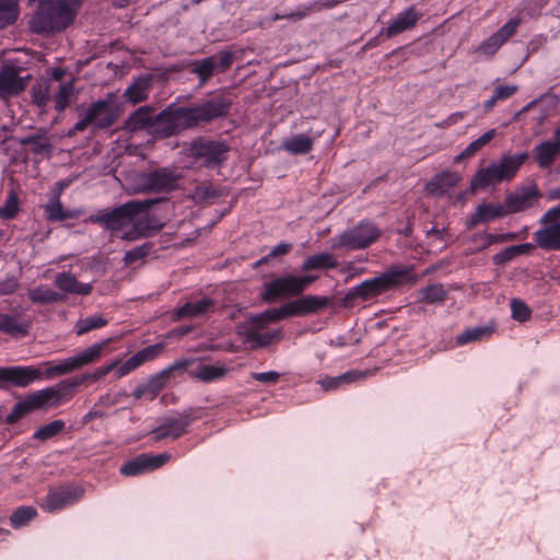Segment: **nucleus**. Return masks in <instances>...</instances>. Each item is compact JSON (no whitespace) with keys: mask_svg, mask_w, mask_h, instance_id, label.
<instances>
[{"mask_svg":"<svg viewBox=\"0 0 560 560\" xmlns=\"http://www.w3.org/2000/svg\"><path fill=\"white\" fill-rule=\"evenodd\" d=\"M42 378V369L33 365L0 368V387H5L7 384L16 387H27L33 382Z\"/></svg>","mask_w":560,"mask_h":560,"instance_id":"obj_15","label":"nucleus"},{"mask_svg":"<svg viewBox=\"0 0 560 560\" xmlns=\"http://www.w3.org/2000/svg\"><path fill=\"white\" fill-rule=\"evenodd\" d=\"M171 459V455L167 453L159 455L141 454L136 458L125 463L120 467V472L124 476H137L147 470H154L162 467Z\"/></svg>","mask_w":560,"mask_h":560,"instance_id":"obj_19","label":"nucleus"},{"mask_svg":"<svg viewBox=\"0 0 560 560\" xmlns=\"http://www.w3.org/2000/svg\"><path fill=\"white\" fill-rule=\"evenodd\" d=\"M459 180L460 175L458 173L446 171L434 176L432 180L425 185V191L429 195L441 196L457 186Z\"/></svg>","mask_w":560,"mask_h":560,"instance_id":"obj_28","label":"nucleus"},{"mask_svg":"<svg viewBox=\"0 0 560 560\" xmlns=\"http://www.w3.org/2000/svg\"><path fill=\"white\" fill-rule=\"evenodd\" d=\"M113 341L114 338H107L84 349L77 355L66 359L57 365H52L51 362L43 363L42 365L46 368L43 372V378H52L58 375L68 374L85 365L100 361Z\"/></svg>","mask_w":560,"mask_h":560,"instance_id":"obj_8","label":"nucleus"},{"mask_svg":"<svg viewBox=\"0 0 560 560\" xmlns=\"http://www.w3.org/2000/svg\"><path fill=\"white\" fill-rule=\"evenodd\" d=\"M72 396L73 393H71L69 382L62 381L56 386L47 387L27 395L24 400L19 401L13 407L5 421L7 423L12 424L34 410L57 408L63 400H68Z\"/></svg>","mask_w":560,"mask_h":560,"instance_id":"obj_4","label":"nucleus"},{"mask_svg":"<svg viewBox=\"0 0 560 560\" xmlns=\"http://www.w3.org/2000/svg\"><path fill=\"white\" fill-rule=\"evenodd\" d=\"M54 82L49 80L37 81L32 88L33 103L38 107L44 108L52 100L51 93L54 92Z\"/></svg>","mask_w":560,"mask_h":560,"instance_id":"obj_36","label":"nucleus"},{"mask_svg":"<svg viewBox=\"0 0 560 560\" xmlns=\"http://www.w3.org/2000/svg\"><path fill=\"white\" fill-rule=\"evenodd\" d=\"M54 103L57 112H63L72 102L74 97V83L73 81L58 83L54 85Z\"/></svg>","mask_w":560,"mask_h":560,"instance_id":"obj_33","label":"nucleus"},{"mask_svg":"<svg viewBox=\"0 0 560 560\" xmlns=\"http://www.w3.org/2000/svg\"><path fill=\"white\" fill-rule=\"evenodd\" d=\"M560 152V129H557L552 141H545L535 148V159L542 168L550 167Z\"/></svg>","mask_w":560,"mask_h":560,"instance_id":"obj_24","label":"nucleus"},{"mask_svg":"<svg viewBox=\"0 0 560 560\" xmlns=\"http://www.w3.org/2000/svg\"><path fill=\"white\" fill-rule=\"evenodd\" d=\"M521 23L522 19L520 16L513 18L508 23H505L495 34L504 44L513 35H515L517 27L521 25Z\"/></svg>","mask_w":560,"mask_h":560,"instance_id":"obj_53","label":"nucleus"},{"mask_svg":"<svg viewBox=\"0 0 560 560\" xmlns=\"http://www.w3.org/2000/svg\"><path fill=\"white\" fill-rule=\"evenodd\" d=\"M170 378V371L165 370L150 378L149 383L147 384L148 390L150 393V399H154L158 396V394L165 387Z\"/></svg>","mask_w":560,"mask_h":560,"instance_id":"obj_51","label":"nucleus"},{"mask_svg":"<svg viewBox=\"0 0 560 560\" xmlns=\"http://www.w3.org/2000/svg\"><path fill=\"white\" fill-rule=\"evenodd\" d=\"M420 18L421 14L415 9V7H410L406 11L399 13L387 26L384 33L387 38L395 37L398 34L415 27Z\"/></svg>","mask_w":560,"mask_h":560,"instance_id":"obj_25","label":"nucleus"},{"mask_svg":"<svg viewBox=\"0 0 560 560\" xmlns=\"http://www.w3.org/2000/svg\"><path fill=\"white\" fill-rule=\"evenodd\" d=\"M118 365V361H114L105 366L97 368L93 373L81 375L80 377L72 378L68 381L71 388L75 386H80L86 381L96 382L107 375L109 372L114 371Z\"/></svg>","mask_w":560,"mask_h":560,"instance_id":"obj_43","label":"nucleus"},{"mask_svg":"<svg viewBox=\"0 0 560 560\" xmlns=\"http://www.w3.org/2000/svg\"><path fill=\"white\" fill-rule=\"evenodd\" d=\"M119 109L115 103V95L109 93L105 98L92 103L80 115V119L68 131L72 137L78 132H83L90 125L98 129L112 127L119 118Z\"/></svg>","mask_w":560,"mask_h":560,"instance_id":"obj_6","label":"nucleus"},{"mask_svg":"<svg viewBox=\"0 0 560 560\" xmlns=\"http://www.w3.org/2000/svg\"><path fill=\"white\" fill-rule=\"evenodd\" d=\"M0 331L11 336H25L28 324L22 322L18 315L0 314Z\"/></svg>","mask_w":560,"mask_h":560,"instance_id":"obj_34","label":"nucleus"},{"mask_svg":"<svg viewBox=\"0 0 560 560\" xmlns=\"http://www.w3.org/2000/svg\"><path fill=\"white\" fill-rule=\"evenodd\" d=\"M508 214L504 203H480L477 206L474 214L470 217L467 225L469 229L477 226L481 222L503 218Z\"/></svg>","mask_w":560,"mask_h":560,"instance_id":"obj_26","label":"nucleus"},{"mask_svg":"<svg viewBox=\"0 0 560 560\" xmlns=\"http://www.w3.org/2000/svg\"><path fill=\"white\" fill-rule=\"evenodd\" d=\"M108 320L103 316L86 317L77 322L75 332L78 336H82L91 330L106 326Z\"/></svg>","mask_w":560,"mask_h":560,"instance_id":"obj_46","label":"nucleus"},{"mask_svg":"<svg viewBox=\"0 0 560 560\" xmlns=\"http://www.w3.org/2000/svg\"><path fill=\"white\" fill-rule=\"evenodd\" d=\"M233 98L229 91L218 90L209 93L194 106L168 105L155 114L152 136L167 139L184 130L205 127L214 120L229 116Z\"/></svg>","mask_w":560,"mask_h":560,"instance_id":"obj_1","label":"nucleus"},{"mask_svg":"<svg viewBox=\"0 0 560 560\" xmlns=\"http://www.w3.org/2000/svg\"><path fill=\"white\" fill-rule=\"evenodd\" d=\"M164 225V222L158 215L147 213L143 217L133 218L132 228L126 231L121 238L125 241H136L150 237L160 232Z\"/></svg>","mask_w":560,"mask_h":560,"instance_id":"obj_20","label":"nucleus"},{"mask_svg":"<svg viewBox=\"0 0 560 560\" xmlns=\"http://www.w3.org/2000/svg\"><path fill=\"white\" fill-rule=\"evenodd\" d=\"M45 211L49 221H65L67 219H73L78 217V212L65 210L59 198H56L47 203L45 206Z\"/></svg>","mask_w":560,"mask_h":560,"instance_id":"obj_41","label":"nucleus"},{"mask_svg":"<svg viewBox=\"0 0 560 560\" xmlns=\"http://www.w3.org/2000/svg\"><path fill=\"white\" fill-rule=\"evenodd\" d=\"M187 69L199 78L200 86H203L214 74V63L210 57L191 61Z\"/></svg>","mask_w":560,"mask_h":560,"instance_id":"obj_37","label":"nucleus"},{"mask_svg":"<svg viewBox=\"0 0 560 560\" xmlns=\"http://www.w3.org/2000/svg\"><path fill=\"white\" fill-rule=\"evenodd\" d=\"M283 148L293 154L308 153L313 148V139L306 135H298L283 142Z\"/></svg>","mask_w":560,"mask_h":560,"instance_id":"obj_40","label":"nucleus"},{"mask_svg":"<svg viewBox=\"0 0 560 560\" xmlns=\"http://www.w3.org/2000/svg\"><path fill=\"white\" fill-rule=\"evenodd\" d=\"M19 288V282L14 278H9L0 281V295H8L14 293Z\"/></svg>","mask_w":560,"mask_h":560,"instance_id":"obj_63","label":"nucleus"},{"mask_svg":"<svg viewBox=\"0 0 560 560\" xmlns=\"http://www.w3.org/2000/svg\"><path fill=\"white\" fill-rule=\"evenodd\" d=\"M371 374H373V372L370 370H366V371L353 370V371L347 372L342 375H339L338 378L341 384H343V383L349 384V383H353V382L363 380Z\"/></svg>","mask_w":560,"mask_h":560,"instance_id":"obj_59","label":"nucleus"},{"mask_svg":"<svg viewBox=\"0 0 560 560\" xmlns=\"http://www.w3.org/2000/svg\"><path fill=\"white\" fill-rule=\"evenodd\" d=\"M192 418L189 413H183L179 417H167L163 419L161 425L152 431L153 440L159 442L165 439L176 440L187 433V428Z\"/></svg>","mask_w":560,"mask_h":560,"instance_id":"obj_18","label":"nucleus"},{"mask_svg":"<svg viewBox=\"0 0 560 560\" xmlns=\"http://www.w3.org/2000/svg\"><path fill=\"white\" fill-rule=\"evenodd\" d=\"M421 301L433 304L441 303L446 299L447 292L443 284H431L421 290Z\"/></svg>","mask_w":560,"mask_h":560,"instance_id":"obj_48","label":"nucleus"},{"mask_svg":"<svg viewBox=\"0 0 560 560\" xmlns=\"http://www.w3.org/2000/svg\"><path fill=\"white\" fill-rule=\"evenodd\" d=\"M317 279L318 276L313 275L278 277L265 284L261 299L267 303H272L282 298L298 296Z\"/></svg>","mask_w":560,"mask_h":560,"instance_id":"obj_10","label":"nucleus"},{"mask_svg":"<svg viewBox=\"0 0 560 560\" xmlns=\"http://www.w3.org/2000/svg\"><path fill=\"white\" fill-rule=\"evenodd\" d=\"M19 203L18 194L10 190L4 205L0 207V218L4 220L13 219L20 210Z\"/></svg>","mask_w":560,"mask_h":560,"instance_id":"obj_49","label":"nucleus"},{"mask_svg":"<svg viewBox=\"0 0 560 560\" xmlns=\"http://www.w3.org/2000/svg\"><path fill=\"white\" fill-rule=\"evenodd\" d=\"M164 343H155L140 350L122 364L118 363L117 368L115 369L116 376L120 378L135 371L144 362L154 360L164 351Z\"/></svg>","mask_w":560,"mask_h":560,"instance_id":"obj_22","label":"nucleus"},{"mask_svg":"<svg viewBox=\"0 0 560 560\" xmlns=\"http://www.w3.org/2000/svg\"><path fill=\"white\" fill-rule=\"evenodd\" d=\"M213 307V301L210 299H201L194 302H187L178 311V317H198L207 313Z\"/></svg>","mask_w":560,"mask_h":560,"instance_id":"obj_38","label":"nucleus"},{"mask_svg":"<svg viewBox=\"0 0 560 560\" xmlns=\"http://www.w3.org/2000/svg\"><path fill=\"white\" fill-rule=\"evenodd\" d=\"M491 334L492 329H490L489 327H477L468 329L457 337V343L465 345L471 341L479 340L485 336H490Z\"/></svg>","mask_w":560,"mask_h":560,"instance_id":"obj_52","label":"nucleus"},{"mask_svg":"<svg viewBox=\"0 0 560 560\" xmlns=\"http://www.w3.org/2000/svg\"><path fill=\"white\" fill-rule=\"evenodd\" d=\"M84 489L81 486L63 485L50 489L42 508L48 512L63 509L82 498Z\"/></svg>","mask_w":560,"mask_h":560,"instance_id":"obj_16","label":"nucleus"},{"mask_svg":"<svg viewBox=\"0 0 560 560\" xmlns=\"http://www.w3.org/2000/svg\"><path fill=\"white\" fill-rule=\"evenodd\" d=\"M517 255L515 253V249H514V246H510L508 248H505L504 250L495 254L493 256V262L495 265H503L510 260H512L513 258H515Z\"/></svg>","mask_w":560,"mask_h":560,"instance_id":"obj_60","label":"nucleus"},{"mask_svg":"<svg viewBox=\"0 0 560 560\" xmlns=\"http://www.w3.org/2000/svg\"><path fill=\"white\" fill-rule=\"evenodd\" d=\"M338 266L339 262L332 254L320 253L307 257L301 269L304 272H308L311 270L335 269Z\"/></svg>","mask_w":560,"mask_h":560,"instance_id":"obj_32","label":"nucleus"},{"mask_svg":"<svg viewBox=\"0 0 560 560\" xmlns=\"http://www.w3.org/2000/svg\"><path fill=\"white\" fill-rule=\"evenodd\" d=\"M23 69L14 66H3L0 69V97L10 98L25 91L31 75H21Z\"/></svg>","mask_w":560,"mask_h":560,"instance_id":"obj_14","label":"nucleus"},{"mask_svg":"<svg viewBox=\"0 0 560 560\" xmlns=\"http://www.w3.org/2000/svg\"><path fill=\"white\" fill-rule=\"evenodd\" d=\"M180 175L170 168L162 167L148 172L141 176L143 191L164 192L177 187Z\"/></svg>","mask_w":560,"mask_h":560,"instance_id":"obj_13","label":"nucleus"},{"mask_svg":"<svg viewBox=\"0 0 560 560\" xmlns=\"http://www.w3.org/2000/svg\"><path fill=\"white\" fill-rule=\"evenodd\" d=\"M502 45L503 43L494 33L480 45L479 50L486 55H494Z\"/></svg>","mask_w":560,"mask_h":560,"instance_id":"obj_58","label":"nucleus"},{"mask_svg":"<svg viewBox=\"0 0 560 560\" xmlns=\"http://www.w3.org/2000/svg\"><path fill=\"white\" fill-rule=\"evenodd\" d=\"M155 109L151 106H141L126 120V129L130 132L147 131L152 136Z\"/></svg>","mask_w":560,"mask_h":560,"instance_id":"obj_23","label":"nucleus"},{"mask_svg":"<svg viewBox=\"0 0 560 560\" xmlns=\"http://www.w3.org/2000/svg\"><path fill=\"white\" fill-rule=\"evenodd\" d=\"M380 237L381 230L376 225L362 222L334 238L331 249H364L375 243Z\"/></svg>","mask_w":560,"mask_h":560,"instance_id":"obj_11","label":"nucleus"},{"mask_svg":"<svg viewBox=\"0 0 560 560\" xmlns=\"http://www.w3.org/2000/svg\"><path fill=\"white\" fill-rule=\"evenodd\" d=\"M560 219V205L549 209L541 218L540 222L542 224H553L557 220Z\"/></svg>","mask_w":560,"mask_h":560,"instance_id":"obj_64","label":"nucleus"},{"mask_svg":"<svg viewBox=\"0 0 560 560\" xmlns=\"http://www.w3.org/2000/svg\"><path fill=\"white\" fill-rule=\"evenodd\" d=\"M152 246L150 244H143L141 246H138L131 250H128L125 254L124 261L126 265H131L136 262L137 260H140L144 258L151 250Z\"/></svg>","mask_w":560,"mask_h":560,"instance_id":"obj_56","label":"nucleus"},{"mask_svg":"<svg viewBox=\"0 0 560 560\" xmlns=\"http://www.w3.org/2000/svg\"><path fill=\"white\" fill-rule=\"evenodd\" d=\"M226 373L228 369L225 366L210 364H199L195 370L189 372L191 377L198 378L202 382H212L214 380L222 378Z\"/></svg>","mask_w":560,"mask_h":560,"instance_id":"obj_35","label":"nucleus"},{"mask_svg":"<svg viewBox=\"0 0 560 560\" xmlns=\"http://www.w3.org/2000/svg\"><path fill=\"white\" fill-rule=\"evenodd\" d=\"M164 199L131 200L112 210L98 211L91 217V221L104 225L112 232H118L132 223L133 218L147 212L153 205L163 202Z\"/></svg>","mask_w":560,"mask_h":560,"instance_id":"obj_5","label":"nucleus"},{"mask_svg":"<svg viewBox=\"0 0 560 560\" xmlns=\"http://www.w3.org/2000/svg\"><path fill=\"white\" fill-rule=\"evenodd\" d=\"M55 284L62 291L78 295H89L93 287L90 283H81L69 272H60L55 278Z\"/></svg>","mask_w":560,"mask_h":560,"instance_id":"obj_29","label":"nucleus"},{"mask_svg":"<svg viewBox=\"0 0 560 560\" xmlns=\"http://www.w3.org/2000/svg\"><path fill=\"white\" fill-rule=\"evenodd\" d=\"M292 249V244L290 243H282L277 245L272 248L269 255L262 257L260 260L256 262V266H261L264 264H267L272 258L282 257L287 254H289Z\"/></svg>","mask_w":560,"mask_h":560,"instance_id":"obj_57","label":"nucleus"},{"mask_svg":"<svg viewBox=\"0 0 560 560\" xmlns=\"http://www.w3.org/2000/svg\"><path fill=\"white\" fill-rule=\"evenodd\" d=\"M20 143L22 145L30 147L31 151L35 154L50 155L52 151V144L47 137L46 131L43 129H39L37 132L21 139Z\"/></svg>","mask_w":560,"mask_h":560,"instance_id":"obj_30","label":"nucleus"},{"mask_svg":"<svg viewBox=\"0 0 560 560\" xmlns=\"http://www.w3.org/2000/svg\"><path fill=\"white\" fill-rule=\"evenodd\" d=\"M329 304L325 296L306 295L282 305L280 308H271L256 315L266 326L291 316H304L317 313Z\"/></svg>","mask_w":560,"mask_h":560,"instance_id":"obj_9","label":"nucleus"},{"mask_svg":"<svg viewBox=\"0 0 560 560\" xmlns=\"http://www.w3.org/2000/svg\"><path fill=\"white\" fill-rule=\"evenodd\" d=\"M527 159L528 153L526 152L517 155H504L500 163H492L488 167L479 170L472 177L471 190L486 189L490 185L513 179Z\"/></svg>","mask_w":560,"mask_h":560,"instance_id":"obj_7","label":"nucleus"},{"mask_svg":"<svg viewBox=\"0 0 560 560\" xmlns=\"http://www.w3.org/2000/svg\"><path fill=\"white\" fill-rule=\"evenodd\" d=\"M65 429L62 420H55L46 425H43L34 433V439L46 441L58 435Z\"/></svg>","mask_w":560,"mask_h":560,"instance_id":"obj_50","label":"nucleus"},{"mask_svg":"<svg viewBox=\"0 0 560 560\" xmlns=\"http://www.w3.org/2000/svg\"><path fill=\"white\" fill-rule=\"evenodd\" d=\"M516 92H517L516 85H501L495 89L493 95L495 96V100L503 101V100L511 97Z\"/></svg>","mask_w":560,"mask_h":560,"instance_id":"obj_61","label":"nucleus"},{"mask_svg":"<svg viewBox=\"0 0 560 560\" xmlns=\"http://www.w3.org/2000/svg\"><path fill=\"white\" fill-rule=\"evenodd\" d=\"M229 147L221 141L199 138L191 143L190 152L196 159H203L207 164H220L225 160Z\"/></svg>","mask_w":560,"mask_h":560,"instance_id":"obj_17","label":"nucleus"},{"mask_svg":"<svg viewBox=\"0 0 560 560\" xmlns=\"http://www.w3.org/2000/svg\"><path fill=\"white\" fill-rule=\"evenodd\" d=\"M28 296L32 302L38 304H49L63 300V296L61 294L44 287H38L36 289L30 290Z\"/></svg>","mask_w":560,"mask_h":560,"instance_id":"obj_42","label":"nucleus"},{"mask_svg":"<svg viewBox=\"0 0 560 560\" xmlns=\"http://www.w3.org/2000/svg\"><path fill=\"white\" fill-rule=\"evenodd\" d=\"M37 512L33 506H21L10 516V523L14 528L26 525L36 517Z\"/></svg>","mask_w":560,"mask_h":560,"instance_id":"obj_47","label":"nucleus"},{"mask_svg":"<svg viewBox=\"0 0 560 560\" xmlns=\"http://www.w3.org/2000/svg\"><path fill=\"white\" fill-rule=\"evenodd\" d=\"M515 238H516L515 233H505V234L477 233L471 236L470 241H481V245L478 246V249H486L492 244L504 243V242L513 241Z\"/></svg>","mask_w":560,"mask_h":560,"instance_id":"obj_44","label":"nucleus"},{"mask_svg":"<svg viewBox=\"0 0 560 560\" xmlns=\"http://www.w3.org/2000/svg\"><path fill=\"white\" fill-rule=\"evenodd\" d=\"M255 381L268 384H275L279 381L280 374L278 372L252 373Z\"/></svg>","mask_w":560,"mask_h":560,"instance_id":"obj_62","label":"nucleus"},{"mask_svg":"<svg viewBox=\"0 0 560 560\" xmlns=\"http://www.w3.org/2000/svg\"><path fill=\"white\" fill-rule=\"evenodd\" d=\"M78 9V0H44L31 20L30 28L36 34L65 31L73 23Z\"/></svg>","mask_w":560,"mask_h":560,"instance_id":"obj_3","label":"nucleus"},{"mask_svg":"<svg viewBox=\"0 0 560 560\" xmlns=\"http://www.w3.org/2000/svg\"><path fill=\"white\" fill-rule=\"evenodd\" d=\"M240 334L253 349L267 347L282 338L281 330H266V325L256 316L249 318Z\"/></svg>","mask_w":560,"mask_h":560,"instance_id":"obj_12","label":"nucleus"},{"mask_svg":"<svg viewBox=\"0 0 560 560\" xmlns=\"http://www.w3.org/2000/svg\"><path fill=\"white\" fill-rule=\"evenodd\" d=\"M534 237L538 247L545 250H560V222L539 229Z\"/></svg>","mask_w":560,"mask_h":560,"instance_id":"obj_27","label":"nucleus"},{"mask_svg":"<svg viewBox=\"0 0 560 560\" xmlns=\"http://www.w3.org/2000/svg\"><path fill=\"white\" fill-rule=\"evenodd\" d=\"M495 129H491L479 137L477 140L472 141L465 151L456 158V161H460L464 158L474 156L477 152H479L485 145L491 142V140L495 137Z\"/></svg>","mask_w":560,"mask_h":560,"instance_id":"obj_45","label":"nucleus"},{"mask_svg":"<svg viewBox=\"0 0 560 560\" xmlns=\"http://www.w3.org/2000/svg\"><path fill=\"white\" fill-rule=\"evenodd\" d=\"M20 0H0V30L15 23Z\"/></svg>","mask_w":560,"mask_h":560,"instance_id":"obj_39","label":"nucleus"},{"mask_svg":"<svg viewBox=\"0 0 560 560\" xmlns=\"http://www.w3.org/2000/svg\"><path fill=\"white\" fill-rule=\"evenodd\" d=\"M152 86L150 77H140L125 91V97L132 104L147 101Z\"/></svg>","mask_w":560,"mask_h":560,"instance_id":"obj_31","label":"nucleus"},{"mask_svg":"<svg viewBox=\"0 0 560 560\" xmlns=\"http://www.w3.org/2000/svg\"><path fill=\"white\" fill-rule=\"evenodd\" d=\"M512 316L518 322H526L530 318L529 307L521 300L513 299L511 302Z\"/></svg>","mask_w":560,"mask_h":560,"instance_id":"obj_55","label":"nucleus"},{"mask_svg":"<svg viewBox=\"0 0 560 560\" xmlns=\"http://www.w3.org/2000/svg\"><path fill=\"white\" fill-rule=\"evenodd\" d=\"M540 198L536 187H524L505 196L504 207L508 214L525 211Z\"/></svg>","mask_w":560,"mask_h":560,"instance_id":"obj_21","label":"nucleus"},{"mask_svg":"<svg viewBox=\"0 0 560 560\" xmlns=\"http://www.w3.org/2000/svg\"><path fill=\"white\" fill-rule=\"evenodd\" d=\"M416 281L417 277L411 275L409 268H393L349 290L342 298L341 305L346 308H353L359 302L374 300L387 291Z\"/></svg>","mask_w":560,"mask_h":560,"instance_id":"obj_2","label":"nucleus"},{"mask_svg":"<svg viewBox=\"0 0 560 560\" xmlns=\"http://www.w3.org/2000/svg\"><path fill=\"white\" fill-rule=\"evenodd\" d=\"M210 59H212L214 63V70L219 69L220 71L224 72L231 68L234 60V55L231 51H220L211 56Z\"/></svg>","mask_w":560,"mask_h":560,"instance_id":"obj_54","label":"nucleus"}]
</instances>
